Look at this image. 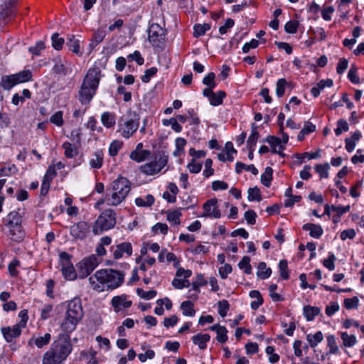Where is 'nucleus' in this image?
Masks as SVG:
<instances>
[{
  "label": "nucleus",
  "mask_w": 364,
  "mask_h": 364,
  "mask_svg": "<svg viewBox=\"0 0 364 364\" xmlns=\"http://www.w3.org/2000/svg\"><path fill=\"white\" fill-rule=\"evenodd\" d=\"M15 77L13 75H4L1 78L0 85L6 90H11L16 84Z\"/></svg>",
  "instance_id": "obj_36"
},
{
  "label": "nucleus",
  "mask_w": 364,
  "mask_h": 364,
  "mask_svg": "<svg viewBox=\"0 0 364 364\" xmlns=\"http://www.w3.org/2000/svg\"><path fill=\"white\" fill-rule=\"evenodd\" d=\"M164 31L159 24H152L149 30V41L154 46H159L164 40Z\"/></svg>",
  "instance_id": "obj_12"
},
{
  "label": "nucleus",
  "mask_w": 364,
  "mask_h": 364,
  "mask_svg": "<svg viewBox=\"0 0 364 364\" xmlns=\"http://www.w3.org/2000/svg\"><path fill=\"white\" fill-rule=\"evenodd\" d=\"M62 147L64 149V155L66 158L73 159L78 154L77 146L68 141H65Z\"/></svg>",
  "instance_id": "obj_30"
},
{
  "label": "nucleus",
  "mask_w": 364,
  "mask_h": 364,
  "mask_svg": "<svg viewBox=\"0 0 364 364\" xmlns=\"http://www.w3.org/2000/svg\"><path fill=\"white\" fill-rule=\"evenodd\" d=\"M162 123L164 126L171 125L172 129L177 133L181 132L182 130V127L178 124L176 118L172 117L169 119H164Z\"/></svg>",
  "instance_id": "obj_55"
},
{
  "label": "nucleus",
  "mask_w": 364,
  "mask_h": 364,
  "mask_svg": "<svg viewBox=\"0 0 364 364\" xmlns=\"http://www.w3.org/2000/svg\"><path fill=\"white\" fill-rule=\"evenodd\" d=\"M116 224V213L112 209L104 210L96 220L92 232L95 235H100L114 227Z\"/></svg>",
  "instance_id": "obj_7"
},
{
  "label": "nucleus",
  "mask_w": 364,
  "mask_h": 364,
  "mask_svg": "<svg viewBox=\"0 0 364 364\" xmlns=\"http://www.w3.org/2000/svg\"><path fill=\"white\" fill-rule=\"evenodd\" d=\"M122 141L119 140H114L113 141H112L109 147V154L111 156H117L119 150L122 149Z\"/></svg>",
  "instance_id": "obj_51"
},
{
  "label": "nucleus",
  "mask_w": 364,
  "mask_h": 364,
  "mask_svg": "<svg viewBox=\"0 0 364 364\" xmlns=\"http://www.w3.org/2000/svg\"><path fill=\"white\" fill-rule=\"evenodd\" d=\"M264 141L271 146L272 153L278 154L281 156L284 157L285 154L282 151L285 147L282 144V141L279 138L274 136H268L265 139Z\"/></svg>",
  "instance_id": "obj_18"
},
{
  "label": "nucleus",
  "mask_w": 364,
  "mask_h": 364,
  "mask_svg": "<svg viewBox=\"0 0 364 364\" xmlns=\"http://www.w3.org/2000/svg\"><path fill=\"white\" fill-rule=\"evenodd\" d=\"M52 46L54 49L59 50H61L65 43L63 38L59 37L58 33H54L51 36Z\"/></svg>",
  "instance_id": "obj_54"
},
{
  "label": "nucleus",
  "mask_w": 364,
  "mask_h": 364,
  "mask_svg": "<svg viewBox=\"0 0 364 364\" xmlns=\"http://www.w3.org/2000/svg\"><path fill=\"white\" fill-rule=\"evenodd\" d=\"M273 170L271 167H267L261 175V182L266 187H269L272 180Z\"/></svg>",
  "instance_id": "obj_47"
},
{
  "label": "nucleus",
  "mask_w": 364,
  "mask_h": 364,
  "mask_svg": "<svg viewBox=\"0 0 364 364\" xmlns=\"http://www.w3.org/2000/svg\"><path fill=\"white\" fill-rule=\"evenodd\" d=\"M51 339V335L48 333H46L43 336L35 337L32 336L28 341L29 346H36L38 348H42L48 345Z\"/></svg>",
  "instance_id": "obj_22"
},
{
  "label": "nucleus",
  "mask_w": 364,
  "mask_h": 364,
  "mask_svg": "<svg viewBox=\"0 0 364 364\" xmlns=\"http://www.w3.org/2000/svg\"><path fill=\"white\" fill-rule=\"evenodd\" d=\"M209 334L198 333L192 337V341L195 345H197L200 349H205L207 347V342L210 341Z\"/></svg>",
  "instance_id": "obj_28"
},
{
  "label": "nucleus",
  "mask_w": 364,
  "mask_h": 364,
  "mask_svg": "<svg viewBox=\"0 0 364 364\" xmlns=\"http://www.w3.org/2000/svg\"><path fill=\"white\" fill-rule=\"evenodd\" d=\"M140 117L132 111H129L127 114L120 117L118 122V132L120 135L129 139L135 133L139 126Z\"/></svg>",
  "instance_id": "obj_6"
},
{
  "label": "nucleus",
  "mask_w": 364,
  "mask_h": 364,
  "mask_svg": "<svg viewBox=\"0 0 364 364\" xmlns=\"http://www.w3.org/2000/svg\"><path fill=\"white\" fill-rule=\"evenodd\" d=\"M215 75L213 73H209L203 79V83L207 86L205 89L213 90L216 87L215 82Z\"/></svg>",
  "instance_id": "obj_49"
},
{
  "label": "nucleus",
  "mask_w": 364,
  "mask_h": 364,
  "mask_svg": "<svg viewBox=\"0 0 364 364\" xmlns=\"http://www.w3.org/2000/svg\"><path fill=\"white\" fill-rule=\"evenodd\" d=\"M210 28V26L208 23L196 24L193 28L194 36L195 37L202 36Z\"/></svg>",
  "instance_id": "obj_53"
},
{
  "label": "nucleus",
  "mask_w": 364,
  "mask_h": 364,
  "mask_svg": "<svg viewBox=\"0 0 364 364\" xmlns=\"http://www.w3.org/2000/svg\"><path fill=\"white\" fill-rule=\"evenodd\" d=\"M181 213L179 210H173L167 213L166 219L173 225H177L180 224V218Z\"/></svg>",
  "instance_id": "obj_48"
},
{
  "label": "nucleus",
  "mask_w": 364,
  "mask_h": 364,
  "mask_svg": "<svg viewBox=\"0 0 364 364\" xmlns=\"http://www.w3.org/2000/svg\"><path fill=\"white\" fill-rule=\"evenodd\" d=\"M101 79V72L99 68H90L82 82L78 91V100L82 105L90 103L95 97Z\"/></svg>",
  "instance_id": "obj_2"
},
{
  "label": "nucleus",
  "mask_w": 364,
  "mask_h": 364,
  "mask_svg": "<svg viewBox=\"0 0 364 364\" xmlns=\"http://www.w3.org/2000/svg\"><path fill=\"white\" fill-rule=\"evenodd\" d=\"M243 169L251 172L253 175L258 174L257 168L253 165H246L242 162H237L235 164V171L237 173H240Z\"/></svg>",
  "instance_id": "obj_42"
},
{
  "label": "nucleus",
  "mask_w": 364,
  "mask_h": 364,
  "mask_svg": "<svg viewBox=\"0 0 364 364\" xmlns=\"http://www.w3.org/2000/svg\"><path fill=\"white\" fill-rule=\"evenodd\" d=\"M22 218L21 214L17 211H11L6 216L5 225L6 227L15 225H21Z\"/></svg>",
  "instance_id": "obj_31"
},
{
  "label": "nucleus",
  "mask_w": 364,
  "mask_h": 364,
  "mask_svg": "<svg viewBox=\"0 0 364 364\" xmlns=\"http://www.w3.org/2000/svg\"><path fill=\"white\" fill-rule=\"evenodd\" d=\"M53 70L58 74L66 75L71 72L70 63L61 58H56Z\"/></svg>",
  "instance_id": "obj_19"
},
{
  "label": "nucleus",
  "mask_w": 364,
  "mask_h": 364,
  "mask_svg": "<svg viewBox=\"0 0 364 364\" xmlns=\"http://www.w3.org/2000/svg\"><path fill=\"white\" fill-rule=\"evenodd\" d=\"M203 95L208 99L210 104L214 107L223 104V99L226 96L224 91L220 90L214 92L213 90L210 89H203Z\"/></svg>",
  "instance_id": "obj_14"
},
{
  "label": "nucleus",
  "mask_w": 364,
  "mask_h": 364,
  "mask_svg": "<svg viewBox=\"0 0 364 364\" xmlns=\"http://www.w3.org/2000/svg\"><path fill=\"white\" fill-rule=\"evenodd\" d=\"M61 272L63 277L70 281L75 280L78 276L77 270H75L70 262V256L65 252L60 254Z\"/></svg>",
  "instance_id": "obj_10"
},
{
  "label": "nucleus",
  "mask_w": 364,
  "mask_h": 364,
  "mask_svg": "<svg viewBox=\"0 0 364 364\" xmlns=\"http://www.w3.org/2000/svg\"><path fill=\"white\" fill-rule=\"evenodd\" d=\"M272 269L269 267H267V264L264 262H261L258 264L257 275L261 279H266L271 276Z\"/></svg>",
  "instance_id": "obj_34"
},
{
  "label": "nucleus",
  "mask_w": 364,
  "mask_h": 364,
  "mask_svg": "<svg viewBox=\"0 0 364 364\" xmlns=\"http://www.w3.org/2000/svg\"><path fill=\"white\" fill-rule=\"evenodd\" d=\"M182 313L186 316H193L196 311L193 309V304L190 301H185L181 304Z\"/></svg>",
  "instance_id": "obj_43"
},
{
  "label": "nucleus",
  "mask_w": 364,
  "mask_h": 364,
  "mask_svg": "<svg viewBox=\"0 0 364 364\" xmlns=\"http://www.w3.org/2000/svg\"><path fill=\"white\" fill-rule=\"evenodd\" d=\"M320 309L317 306H306L304 307V314L307 321H312L320 314Z\"/></svg>",
  "instance_id": "obj_39"
},
{
  "label": "nucleus",
  "mask_w": 364,
  "mask_h": 364,
  "mask_svg": "<svg viewBox=\"0 0 364 364\" xmlns=\"http://www.w3.org/2000/svg\"><path fill=\"white\" fill-rule=\"evenodd\" d=\"M359 300L357 296L348 298L344 300V306L347 309H357L358 306Z\"/></svg>",
  "instance_id": "obj_61"
},
{
  "label": "nucleus",
  "mask_w": 364,
  "mask_h": 364,
  "mask_svg": "<svg viewBox=\"0 0 364 364\" xmlns=\"http://www.w3.org/2000/svg\"><path fill=\"white\" fill-rule=\"evenodd\" d=\"M13 75L17 85L31 80L32 77L31 72L29 70H23Z\"/></svg>",
  "instance_id": "obj_40"
},
{
  "label": "nucleus",
  "mask_w": 364,
  "mask_h": 364,
  "mask_svg": "<svg viewBox=\"0 0 364 364\" xmlns=\"http://www.w3.org/2000/svg\"><path fill=\"white\" fill-rule=\"evenodd\" d=\"M114 259H118L122 258L125 254L127 256H130L132 254V247L130 242H122L117 245H113L110 247Z\"/></svg>",
  "instance_id": "obj_13"
},
{
  "label": "nucleus",
  "mask_w": 364,
  "mask_h": 364,
  "mask_svg": "<svg viewBox=\"0 0 364 364\" xmlns=\"http://www.w3.org/2000/svg\"><path fill=\"white\" fill-rule=\"evenodd\" d=\"M361 136V132L360 131H355L352 134L350 138H346L345 139L346 149L348 152H352L355 149L356 142L360 139Z\"/></svg>",
  "instance_id": "obj_27"
},
{
  "label": "nucleus",
  "mask_w": 364,
  "mask_h": 364,
  "mask_svg": "<svg viewBox=\"0 0 364 364\" xmlns=\"http://www.w3.org/2000/svg\"><path fill=\"white\" fill-rule=\"evenodd\" d=\"M238 267L243 270L246 274H252V268L250 264V258L248 256H244L238 263Z\"/></svg>",
  "instance_id": "obj_44"
},
{
  "label": "nucleus",
  "mask_w": 364,
  "mask_h": 364,
  "mask_svg": "<svg viewBox=\"0 0 364 364\" xmlns=\"http://www.w3.org/2000/svg\"><path fill=\"white\" fill-rule=\"evenodd\" d=\"M287 83V80L284 78H280L277 80L276 94L278 97H281L284 95Z\"/></svg>",
  "instance_id": "obj_60"
},
{
  "label": "nucleus",
  "mask_w": 364,
  "mask_h": 364,
  "mask_svg": "<svg viewBox=\"0 0 364 364\" xmlns=\"http://www.w3.org/2000/svg\"><path fill=\"white\" fill-rule=\"evenodd\" d=\"M104 161V153L101 149L96 150L89 160L90 166L94 169H100Z\"/></svg>",
  "instance_id": "obj_20"
},
{
  "label": "nucleus",
  "mask_w": 364,
  "mask_h": 364,
  "mask_svg": "<svg viewBox=\"0 0 364 364\" xmlns=\"http://www.w3.org/2000/svg\"><path fill=\"white\" fill-rule=\"evenodd\" d=\"M280 276L284 279L289 278L288 264L287 260H281L279 263Z\"/></svg>",
  "instance_id": "obj_62"
},
{
  "label": "nucleus",
  "mask_w": 364,
  "mask_h": 364,
  "mask_svg": "<svg viewBox=\"0 0 364 364\" xmlns=\"http://www.w3.org/2000/svg\"><path fill=\"white\" fill-rule=\"evenodd\" d=\"M66 45L75 54L79 55H82L80 47V40L77 39L74 35L68 36Z\"/></svg>",
  "instance_id": "obj_29"
},
{
  "label": "nucleus",
  "mask_w": 364,
  "mask_h": 364,
  "mask_svg": "<svg viewBox=\"0 0 364 364\" xmlns=\"http://www.w3.org/2000/svg\"><path fill=\"white\" fill-rule=\"evenodd\" d=\"M167 162V156L159 154L155 157L154 160L141 165L140 171L147 176H152L159 173Z\"/></svg>",
  "instance_id": "obj_8"
},
{
  "label": "nucleus",
  "mask_w": 364,
  "mask_h": 364,
  "mask_svg": "<svg viewBox=\"0 0 364 364\" xmlns=\"http://www.w3.org/2000/svg\"><path fill=\"white\" fill-rule=\"evenodd\" d=\"M55 175V171L54 170L48 169V171L46 173V175L44 176V178L43 180L42 184H41V195L46 196L50 188V179L48 178L49 176L53 178Z\"/></svg>",
  "instance_id": "obj_35"
},
{
  "label": "nucleus",
  "mask_w": 364,
  "mask_h": 364,
  "mask_svg": "<svg viewBox=\"0 0 364 364\" xmlns=\"http://www.w3.org/2000/svg\"><path fill=\"white\" fill-rule=\"evenodd\" d=\"M168 225L165 223H157L152 227V231L155 234L161 233L163 235H166L168 232Z\"/></svg>",
  "instance_id": "obj_64"
},
{
  "label": "nucleus",
  "mask_w": 364,
  "mask_h": 364,
  "mask_svg": "<svg viewBox=\"0 0 364 364\" xmlns=\"http://www.w3.org/2000/svg\"><path fill=\"white\" fill-rule=\"evenodd\" d=\"M321 157V150L318 149L316 152L309 153V152H304L303 154H296V158L301 161V162L303 161V160L306 158L308 160L318 159Z\"/></svg>",
  "instance_id": "obj_50"
},
{
  "label": "nucleus",
  "mask_w": 364,
  "mask_h": 364,
  "mask_svg": "<svg viewBox=\"0 0 364 364\" xmlns=\"http://www.w3.org/2000/svg\"><path fill=\"white\" fill-rule=\"evenodd\" d=\"M14 14L15 11L11 6V3L9 2L8 4H6L4 8L0 11V28L4 26Z\"/></svg>",
  "instance_id": "obj_21"
},
{
  "label": "nucleus",
  "mask_w": 364,
  "mask_h": 364,
  "mask_svg": "<svg viewBox=\"0 0 364 364\" xmlns=\"http://www.w3.org/2000/svg\"><path fill=\"white\" fill-rule=\"evenodd\" d=\"M9 230V235L11 239L16 242H19L23 240L24 232L22 230L21 225H15L7 227Z\"/></svg>",
  "instance_id": "obj_26"
},
{
  "label": "nucleus",
  "mask_w": 364,
  "mask_h": 364,
  "mask_svg": "<svg viewBox=\"0 0 364 364\" xmlns=\"http://www.w3.org/2000/svg\"><path fill=\"white\" fill-rule=\"evenodd\" d=\"M336 257L333 253L330 252L328 257L323 261V264L328 270L333 271L335 269V261Z\"/></svg>",
  "instance_id": "obj_56"
},
{
  "label": "nucleus",
  "mask_w": 364,
  "mask_h": 364,
  "mask_svg": "<svg viewBox=\"0 0 364 364\" xmlns=\"http://www.w3.org/2000/svg\"><path fill=\"white\" fill-rule=\"evenodd\" d=\"M83 310L80 299L75 298L67 305L66 312L60 323V328L65 332L73 331L80 321L82 318Z\"/></svg>",
  "instance_id": "obj_5"
},
{
  "label": "nucleus",
  "mask_w": 364,
  "mask_h": 364,
  "mask_svg": "<svg viewBox=\"0 0 364 364\" xmlns=\"http://www.w3.org/2000/svg\"><path fill=\"white\" fill-rule=\"evenodd\" d=\"M216 333V339L219 343H224L228 341V330L225 326H221Z\"/></svg>",
  "instance_id": "obj_63"
},
{
  "label": "nucleus",
  "mask_w": 364,
  "mask_h": 364,
  "mask_svg": "<svg viewBox=\"0 0 364 364\" xmlns=\"http://www.w3.org/2000/svg\"><path fill=\"white\" fill-rule=\"evenodd\" d=\"M137 295L144 299H151L156 295L155 290L144 291L142 289L138 288L136 290Z\"/></svg>",
  "instance_id": "obj_59"
},
{
  "label": "nucleus",
  "mask_w": 364,
  "mask_h": 364,
  "mask_svg": "<svg viewBox=\"0 0 364 364\" xmlns=\"http://www.w3.org/2000/svg\"><path fill=\"white\" fill-rule=\"evenodd\" d=\"M99 263V259L94 255L79 262L76 265L79 278L84 279L87 277L97 267Z\"/></svg>",
  "instance_id": "obj_9"
},
{
  "label": "nucleus",
  "mask_w": 364,
  "mask_h": 364,
  "mask_svg": "<svg viewBox=\"0 0 364 364\" xmlns=\"http://www.w3.org/2000/svg\"><path fill=\"white\" fill-rule=\"evenodd\" d=\"M130 190L129 181L125 177L119 176L110 183L107 189L106 203L111 206L119 205L126 199Z\"/></svg>",
  "instance_id": "obj_4"
},
{
  "label": "nucleus",
  "mask_w": 364,
  "mask_h": 364,
  "mask_svg": "<svg viewBox=\"0 0 364 364\" xmlns=\"http://www.w3.org/2000/svg\"><path fill=\"white\" fill-rule=\"evenodd\" d=\"M22 329L23 328L15 324L12 327H2L1 331L6 341L11 342L14 338H16L21 335Z\"/></svg>",
  "instance_id": "obj_17"
},
{
  "label": "nucleus",
  "mask_w": 364,
  "mask_h": 364,
  "mask_svg": "<svg viewBox=\"0 0 364 364\" xmlns=\"http://www.w3.org/2000/svg\"><path fill=\"white\" fill-rule=\"evenodd\" d=\"M323 339V336L321 331H318L314 334H307L306 341L311 348H315Z\"/></svg>",
  "instance_id": "obj_38"
},
{
  "label": "nucleus",
  "mask_w": 364,
  "mask_h": 364,
  "mask_svg": "<svg viewBox=\"0 0 364 364\" xmlns=\"http://www.w3.org/2000/svg\"><path fill=\"white\" fill-rule=\"evenodd\" d=\"M70 232L73 237L76 239H83L87 236L89 232V226L87 223L80 221L73 225L70 227Z\"/></svg>",
  "instance_id": "obj_15"
},
{
  "label": "nucleus",
  "mask_w": 364,
  "mask_h": 364,
  "mask_svg": "<svg viewBox=\"0 0 364 364\" xmlns=\"http://www.w3.org/2000/svg\"><path fill=\"white\" fill-rule=\"evenodd\" d=\"M132 301L128 300L125 294L114 296L111 300V304L115 312L128 309L132 306Z\"/></svg>",
  "instance_id": "obj_16"
},
{
  "label": "nucleus",
  "mask_w": 364,
  "mask_h": 364,
  "mask_svg": "<svg viewBox=\"0 0 364 364\" xmlns=\"http://www.w3.org/2000/svg\"><path fill=\"white\" fill-rule=\"evenodd\" d=\"M349 129V126L345 119H339L337 122V127L335 129V134L336 136H340L343 132H347Z\"/></svg>",
  "instance_id": "obj_57"
},
{
  "label": "nucleus",
  "mask_w": 364,
  "mask_h": 364,
  "mask_svg": "<svg viewBox=\"0 0 364 364\" xmlns=\"http://www.w3.org/2000/svg\"><path fill=\"white\" fill-rule=\"evenodd\" d=\"M327 346L329 348L328 353L338 354L340 353L339 348L337 346L336 338L333 335H328L326 337Z\"/></svg>",
  "instance_id": "obj_45"
},
{
  "label": "nucleus",
  "mask_w": 364,
  "mask_h": 364,
  "mask_svg": "<svg viewBox=\"0 0 364 364\" xmlns=\"http://www.w3.org/2000/svg\"><path fill=\"white\" fill-rule=\"evenodd\" d=\"M248 193V200L250 201H260L262 200L260 191L257 187L250 188L247 191Z\"/></svg>",
  "instance_id": "obj_52"
},
{
  "label": "nucleus",
  "mask_w": 364,
  "mask_h": 364,
  "mask_svg": "<svg viewBox=\"0 0 364 364\" xmlns=\"http://www.w3.org/2000/svg\"><path fill=\"white\" fill-rule=\"evenodd\" d=\"M302 228L306 231H309L310 236L316 239L319 238L323 234V228L319 225L306 223Z\"/></svg>",
  "instance_id": "obj_25"
},
{
  "label": "nucleus",
  "mask_w": 364,
  "mask_h": 364,
  "mask_svg": "<svg viewBox=\"0 0 364 364\" xmlns=\"http://www.w3.org/2000/svg\"><path fill=\"white\" fill-rule=\"evenodd\" d=\"M154 203L152 195L148 194L144 197H138L135 199V204L139 207H150Z\"/></svg>",
  "instance_id": "obj_37"
},
{
  "label": "nucleus",
  "mask_w": 364,
  "mask_h": 364,
  "mask_svg": "<svg viewBox=\"0 0 364 364\" xmlns=\"http://www.w3.org/2000/svg\"><path fill=\"white\" fill-rule=\"evenodd\" d=\"M203 213L202 217L218 219L221 217L220 210L218 208V200L212 198L207 200L203 205Z\"/></svg>",
  "instance_id": "obj_11"
},
{
  "label": "nucleus",
  "mask_w": 364,
  "mask_h": 364,
  "mask_svg": "<svg viewBox=\"0 0 364 364\" xmlns=\"http://www.w3.org/2000/svg\"><path fill=\"white\" fill-rule=\"evenodd\" d=\"M124 280V274L112 269H99L90 277L89 283L90 287L97 291L114 289L120 287Z\"/></svg>",
  "instance_id": "obj_1"
},
{
  "label": "nucleus",
  "mask_w": 364,
  "mask_h": 364,
  "mask_svg": "<svg viewBox=\"0 0 364 364\" xmlns=\"http://www.w3.org/2000/svg\"><path fill=\"white\" fill-rule=\"evenodd\" d=\"M106 36V32L102 30H97L90 40L89 47L90 50L94 49L98 44H100Z\"/></svg>",
  "instance_id": "obj_32"
},
{
  "label": "nucleus",
  "mask_w": 364,
  "mask_h": 364,
  "mask_svg": "<svg viewBox=\"0 0 364 364\" xmlns=\"http://www.w3.org/2000/svg\"><path fill=\"white\" fill-rule=\"evenodd\" d=\"M341 338L343 342V346L345 348L353 347L357 343V338L354 335H349L346 332H341Z\"/></svg>",
  "instance_id": "obj_33"
},
{
  "label": "nucleus",
  "mask_w": 364,
  "mask_h": 364,
  "mask_svg": "<svg viewBox=\"0 0 364 364\" xmlns=\"http://www.w3.org/2000/svg\"><path fill=\"white\" fill-rule=\"evenodd\" d=\"M139 146L142 147L143 145L141 143L137 144L136 149L132 151L130 154V158L133 161H135L138 163L141 162L146 160L149 156L150 155V151L148 150H139Z\"/></svg>",
  "instance_id": "obj_23"
},
{
  "label": "nucleus",
  "mask_w": 364,
  "mask_h": 364,
  "mask_svg": "<svg viewBox=\"0 0 364 364\" xmlns=\"http://www.w3.org/2000/svg\"><path fill=\"white\" fill-rule=\"evenodd\" d=\"M259 134L257 131V127L253 124L252 126L251 134L248 137V139L247 141L250 149H255V147L256 146L257 141L259 139Z\"/></svg>",
  "instance_id": "obj_41"
},
{
  "label": "nucleus",
  "mask_w": 364,
  "mask_h": 364,
  "mask_svg": "<svg viewBox=\"0 0 364 364\" xmlns=\"http://www.w3.org/2000/svg\"><path fill=\"white\" fill-rule=\"evenodd\" d=\"M316 172L319 175L321 178H328V171L330 169V165L328 163L323 164H316L314 166Z\"/></svg>",
  "instance_id": "obj_46"
},
{
  "label": "nucleus",
  "mask_w": 364,
  "mask_h": 364,
  "mask_svg": "<svg viewBox=\"0 0 364 364\" xmlns=\"http://www.w3.org/2000/svg\"><path fill=\"white\" fill-rule=\"evenodd\" d=\"M73 346L68 336H61L43 355V364H60L70 354Z\"/></svg>",
  "instance_id": "obj_3"
},
{
  "label": "nucleus",
  "mask_w": 364,
  "mask_h": 364,
  "mask_svg": "<svg viewBox=\"0 0 364 364\" xmlns=\"http://www.w3.org/2000/svg\"><path fill=\"white\" fill-rule=\"evenodd\" d=\"M102 125L107 129L113 128L116 124V115L111 112H104L100 118Z\"/></svg>",
  "instance_id": "obj_24"
},
{
  "label": "nucleus",
  "mask_w": 364,
  "mask_h": 364,
  "mask_svg": "<svg viewBox=\"0 0 364 364\" xmlns=\"http://www.w3.org/2000/svg\"><path fill=\"white\" fill-rule=\"evenodd\" d=\"M63 112L62 111H58L54 114H53L50 121L51 123L55 124L58 127L63 126L64 121L63 118Z\"/></svg>",
  "instance_id": "obj_58"
}]
</instances>
